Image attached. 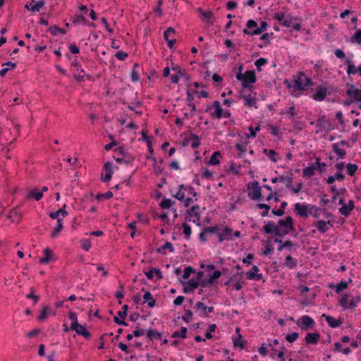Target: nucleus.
<instances>
[{"instance_id": "5701e85b", "label": "nucleus", "mask_w": 361, "mask_h": 361, "mask_svg": "<svg viewBox=\"0 0 361 361\" xmlns=\"http://www.w3.org/2000/svg\"><path fill=\"white\" fill-rule=\"evenodd\" d=\"M147 336L150 340H154V339L161 340L162 339L161 334L160 332H159L158 331L153 329H150L149 330L147 331Z\"/></svg>"}, {"instance_id": "13d9d810", "label": "nucleus", "mask_w": 361, "mask_h": 361, "mask_svg": "<svg viewBox=\"0 0 361 361\" xmlns=\"http://www.w3.org/2000/svg\"><path fill=\"white\" fill-rule=\"evenodd\" d=\"M221 276V272L220 271H214L212 275H211L209 278V283H213L214 280L218 279Z\"/></svg>"}, {"instance_id": "0e129e2a", "label": "nucleus", "mask_w": 361, "mask_h": 361, "mask_svg": "<svg viewBox=\"0 0 361 361\" xmlns=\"http://www.w3.org/2000/svg\"><path fill=\"white\" fill-rule=\"evenodd\" d=\"M128 307L127 305H124L123 306L122 310L118 311L117 312L118 316H119L121 318H125L127 316V311H128Z\"/></svg>"}, {"instance_id": "1a4fd4ad", "label": "nucleus", "mask_w": 361, "mask_h": 361, "mask_svg": "<svg viewBox=\"0 0 361 361\" xmlns=\"http://www.w3.org/2000/svg\"><path fill=\"white\" fill-rule=\"evenodd\" d=\"M267 26H268V25H267V22L262 21L260 23V26L257 27V29H255L253 30H249L248 29H244L243 30V32L245 35H251V36L258 35L262 34L264 31H265L267 30Z\"/></svg>"}, {"instance_id": "423d86ee", "label": "nucleus", "mask_w": 361, "mask_h": 361, "mask_svg": "<svg viewBox=\"0 0 361 361\" xmlns=\"http://www.w3.org/2000/svg\"><path fill=\"white\" fill-rule=\"evenodd\" d=\"M70 329L75 331L77 334L82 336L87 339H89L91 337V334L85 329V327L78 323L71 324Z\"/></svg>"}, {"instance_id": "f03ea898", "label": "nucleus", "mask_w": 361, "mask_h": 361, "mask_svg": "<svg viewBox=\"0 0 361 361\" xmlns=\"http://www.w3.org/2000/svg\"><path fill=\"white\" fill-rule=\"evenodd\" d=\"M236 78L242 82L243 88H247L250 84H253L256 82V76L253 71H247L245 73H238L236 75Z\"/></svg>"}, {"instance_id": "3c124183", "label": "nucleus", "mask_w": 361, "mask_h": 361, "mask_svg": "<svg viewBox=\"0 0 361 361\" xmlns=\"http://www.w3.org/2000/svg\"><path fill=\"white\" fill-rule=\"evenodd\" d=\"M267 63V60L264 58H259L255 62V65L257 67L258 71H261V66Z\"/></svg>"}, {"instance_id": "79ce46f5", "label": "nucleus", "mask_w": 361, "mask_h": 361, "mask_svg": "<svg viewBox=\"0 0 361 361\" xmlns=\"http://www.w3.org/2000/svg\"><path fill=\"white\" fill-rule=\"evenodd\" d=\"M247 278L250 280H260L262 279V274H254L252 270L246 273Z\"/></svg>"}, {"instance_id": "aec40b11", "label": "nucleus", "mask_w": 361, "mask_h": 361, "mask_svg": "<svg viewBox=\"0 0 361 361\" xmlns=\"http://www.w3.org/2000/svg\"><path fill=\"white\" fill-rule=\"evenodd\" d=\"M2 66H6L4 67V68H2L1 71H0V76L1 77H4L6 74V73L11 70V69H13L16 67V64L15 63H13L11 61H8V62H6V63H4L2 64Z\"/></svg>"}, {"instance_id": "58836bf2", "label": "nucleus", "mask_w": 361, "mask_h": 361, "mask_svg": "<svg viewBox=\"0 0 361 361\" xmlns=\"http://www.w3.org/2000/svg\"><path fill=\"white\" fill-rule=\"evenodd\" d=\"M58 224L54 229V231L51 233L52 237H56L62 230L63 228V224H62V219H58L57 220Z\"/></svg>"}, {"instance_id": "6e6d98bb", "label": "nucleus", "mask_w": 361, "mask_h": 361, "mask_svg": "<svg viewBox=\"0 0 361 361\" xmlns=\"http://www.w3.org/2000/svg\"><path fill=\"white\" fill-rule=\"evenodd\" d=\"M163 3L164 2L162 0H159L157 1V7L154 9V12L156 13L159 16H161L163 14V11H162V8H161V6L163 5Z\"/></svg>"}, {"instance_id": "09e8293b", "label": "nucleus", "mask_w": 361, "mask_h": 361, "mask_svg": "<svg viewBox=\"0 0 361 361\" xmlns=\"http://www.w3.org/2000/svg\"><path fill=\"white\" fill-rule=\"evenodd\" d=\"M360 301V297L356 296L353 298L348 303V309H354L358 304V302Z\"/></svg>"}, {"instance_id": "2eb2a0df", "label": "nucleus", "mask_w": 361, "mask_h": 361, "mask_svg": "<svg viewBox=\"0 0 361 361\" xmlns=\"http://www.w3.org/2000/svg\"><path fill=\"white\" fill-rule=\"evenodd\" d=\"M233 233V230L229 227H226L224 230L218 233L219 242L221 243L225 240H229L231 239V235Z\"/></svg>"}, {"instance_id": "de8ad7c7", "label": "nucleus", "mask_w": 361, "mask_h": 361, "mask_svg": "<svg viewBox=\"0 0 361 361\" xmlns=\"http://www.w3.org/2000/svg\"><path fill=\"white\" fill-rule=\"evenodd\" d=\"M293 247V243L290 240H286L284 243H282L279 247H278V250L279 252L282 251L283 248L288 247L289 250H291Z\"/></svg>"}, {"instance_id": "69168bd1", "label": "nucleus", "mask_w": 361, "mask_h": 361, "mask_svg": "<svg viewBox=\"0 0 361 361\" xmlns=\"http://www.w3.org/2000/svg\"><path fill=\"white\" fill-rule=\"evenodd\" d=\"M176 32L174 28L170 27L169 28H167L166 30L164 31V39L165 40H168L169 39V36L171 35V34H174Z\"/></svg>"}, {"instance_id": "680f3d73", "label": "nucleus", "mask_w": 361, "mask_h": 361, "mask_svg": "<svg viewBox=\"0 0 361 361\" xmlns=\"http://www.w3.org/2000/svg\"><path fill=\"white\" fill-rule=\"evenodd\" d=\"M246 27H247L246 29L251 30L252 29H254V30L257 29V27L258 26H257V22L255 20L251 19V20H247V22L246 23Z\"/></svg>"}, {"instance_id": "ea45409f", "label": "nucleus", "mask_w": 361, "mask_h": 361, "mask_svg": "<svg viewBox=\"0 0 361 361\" xmlns=\"http://www.w3.org/2000/svg\"><path fill=\"white\" fill-rule=\"evenodd\" d=\"M48 31L50 32L53 35H56L58 32L63 34V35L66 34V32L64 29L60 28L56 25L50 27L48 29Z\"/></svg>"}, {"instance_id": "c756f323", "label": "nucleus", "mask_w": 361, "mask_h": 361, "mask_svg": "<svg viewBox=\"0 0 361 361\" xmlns=\"http://www.w3.org/2000/svg\"><path fill=\"white\" fill-rule=\"evenodd\" d=\"M276 225L271 222L268 221L263 227V230L267 234H272L274 233V229L276 228Z\"/></svg>"}, {"instance_id": "a19ab883", "label": "nucleus", "mask_w": 361, "mask_h": 361, "mask_svg": "<svg viewBox=\"0 0 361 361\" xmlns=\"http://www.w3.org/2000/svg\"><path fill=\"white\" fill-rule=\"evenodd\" d=\"M256 206L258 209H264V211H263L261 213L262 216H267L268 215L269 211L270 209V207L268 204H264V203H259V204H257Z\"/></svg>"}, {"instance_id": "bb28decb", "label": "nucleus", "mask_w": 361, "mask_h": 361, "mask_svg": "<svg viewBox=\"0 0 361 361\" xmlns=\"http://www.w3.org/2000/svg\"><path fill=\"white\" fill-rule=\"evenodd\" d=\"M316 167L314 165L307 166L303 169L302 175L304 177L311 178L314 174Z\"/></svg>"}, {"instance_id": "412c9836", "label": "nucleus", "mask_w": 361, "mask_h": 361, "mask_svg": "<svg viewBox=\"0 0 361 361\" xmlns=\"http://www.w3.org/2000/svg\"><path fill=\"white\" fill-rule=\"evenodd\" d=\"M333 151L337 154L338 159H343L346 154V151L339 147V143L332 145Z\"/></svg>"}, {"instance_id": "4468645a", "label": "nucleus", "mask_w": 361, "mask_h": 361, "mask_svg": "<svg viewBox=\"0 0 361 361\" xmlns=\"http://www.w3.org/2000/svg\"><path fill=\"white\" fill-rule=\"evenodd\" d=\"M103 169L105 171L106 174H105L104 177L102 176L101 180L103 183H106V182L110 181L112 174H113V171L111 169V164L109 162L105 163L104 164Z\"/></svg>"}, {"instance_id": "39448f33", "label": "nucleus", "mask_w": 361, "mask_h": 361, "mask_svg": "<svg viewBox=\"0 0 361 361\" xmlns=\"http://www.w3.org/2000/svg\"><path fill=\"white\" fill-rule=\"evenodd\" d=\"M314 322L310 316L304 315L297 321V324L302 330H308L314 326Z\"/></svg>"}, {"instance_id": "72a5a7b5", "label": "nucleus", "mask_w": 361, "mask_h": 361, "mask_svg": "<svg viewBox=\"0 0 361 361\" xmlns=\"http://www.w3.org/2000/svg\"><path fill=\"white\" fill-rule=\"evenodd\" d=\"M190 135L191 139L192 140V142L191 144L192 148V149L197 148L200 145V137L197 135L192 133L190 134Z\"/></svg>"}, {"instance_id": "2f4dec72", "label": "nucleus", "mask_w": 361, "mask_h": 361, "mask_svg": "<svg viewBox=\"0 0 361 361\" xmlns=\"http://www.w3.org/2000/svg\"><path fill=\"white\" fill-rule=\"evenodd\" d=\"M187 331H188L187 328L183 326V327H181L180 332L174 331L171 336L173 338L181 337L183 338H185L187 337Z\"/></svg>"}, {"instance_id": "338daca9", "label": "nucleus", "mask_w": 361, "mask_h": 361, "mask_svg": "<svg viewBox=\"0 0 361 361\" xmlns=\"http://www.w3.org/2000/svg\"><path fill=\"white\" fill-rule=\"evenodd\" d=\"M204 231H205L207 233H217L218 234L219 228L217 226L206 227L204 228Z\"/></svg>"}, {"instance_id": "4c0bfd02", "label": "nucleus", "mask_w": 361, "mask_h": 361, "mask_svg": "<svg viewBox=\"0 0 361 361\" xmlns=\"http://www.w3.org/2000/svg\"><path fill=\"white\" fill-rule=\"evenodd\" d=\"M348 174L350 176H353L358 169V166L355 164H348L346 165Z\"/></svg>"}, {"instance_id": "0eeeda50", "label": "nucleus", "mask_w": 361, "mask_h": 361, "mask_svg": "<svg viewBox=\"0 0 361 361\" xmlns=\"http://www.w3.org/2000/svg\"><path fill=\"white\" fill-rule=\"evenodd\" d=\"M212 108L215 109L214 112L210 113L212 117L221 118L223 116V109H221L220 102L219 101L216 100L213 102L212 106H207L206 111H210Z\"/></svg>"}, {"instance_id": "e433bc0d", "label": "nucleus", "mask_w": 361, "mask_h": 361, "mask_svg": "<svg viewBox=\"0 0 361 361\" xmlns=\"http://www.w3.org/2000/svg\"><path fill=\"white\" fill-rule=\"evenodd\" d=\"M264 153L266 154L272 161H274V162L277 161V158H276L277 153L274 149L268 150L267 149H264Z\"/></svg>"}, {"instance_id": "cd10ccee", "label": "nucleus", "mask_w": 361, "mask_h": 361, "mask_svg": "<svg viewBox=\"0 0 361 361\" xmlns=\"http://www.w3.org/2000/svg\"><path fill=\"white\" fill-rule=\"evenodd\" d=\"M43 197L42 192H39L37 189L33 190L32 192H29L27 195V198H35L37 201L40 200Z\"/></svg>"}, {"instance_id": "20e7f679", "label": "nucleus", "mask_w": 361, "mask_h": 361, "mask_svg": "<svg viewBox=\"0 0 361 361\" xmlns=\"http://www.w3.org/2000/svg\"><path fill=\"white\" fill-rule=\"evenodd\" d=\"M248 197L253 200H257L261 197V187L259 185L258 182L255 181L249 183L247 185Z\"/></svg>"}, {"instance_id": "603ef678", "label": "nucleus", "mask_w": 361, "mask_h": 361, "mask_svg": "<svg viewBox=\"0 0 361 361\" xmlns=\"http://www.w3.org/2000/svg\"><path fill=\"white\" fill-rule=\"evenodd\" d=\"M348 282L341 281L339 283L337 284L336 288V292L337 293H339L341 292L343 289L347 288L348 287Z\"/></svg>"}, {"instance_id": "5fc2aeb1", "label": "nucleus", "mask_w": 361, "mask_h": 361, "mask_svg": "<svg viewBox=\"0 0 361 361\" xmlns=\"http://www.w3.org/2000/svg\"><path fill=\"white\" fill-rule=\"evenodd\" d=\"M182 226L183 228V233L185 235V238L188 239L191 234V227L186 223L183 224Z\"/></svg>"}, {"instance_id": "a211bd4d", "label": "nucleus", "mask_w": 361, "mask_h": 361, "mask_svg": "<svg viewBox=\"0 0 361 361\" xmlns=\"http://www.w3.org/2000/svg\"><path fill=\"white\" fill-rule=\"evenodd\" d=\"M240 96L245 100V106H247L248 107L255 106L256 109L257 108V106L255 105L257 100L255 97H252L250 94L249 95L241 94Z\"/></svg>"}, {"instance_id": "49530a36", "label": "nucleus", "mask_w": 361, "mask_h": 361, "mask_svg": "<svg viewBox=\"0 0 361 361\" xmlns=\"http://www.w3.org/2000/svg\"><path fill=\"white\" fill-rule=\"evenodd\" d=\"M353 42L361 44V29L357 30L351 38Z\"/></svg>"}, {"instance_id": "37998d69", "label": "nucleus", "mask_w": 361, "mask_h": 361, "mask_svg": "<svg viewBox=\"0 0 361 361\" xmlns=\"http://www.w3.org/2000/svg\"><path fill=\"white\" fill-rule=\"evenodd\" d=\"M348 298H349V296L348 294H344L339 300V304L344 310L348 309Z\"/></svg>"}, {"instance_id": "8fccbe9b", "label": "nucleus", "mask_w": 361, "mask_h": 361, "mask_svg": "<svg viewBox=\"0 0 361 361\" xmlns=\"http://www.w3.org/2000/svg\"><path fill=\"white\" fill-rule=\"evenodd\" d=\"M216 329V325L215 324H211L209 326L208 329L206 331L205 336L207 339H210L212 338V333L215 331Z\"/></svg>"}, {"instance_id": "c85d7f7f", "label": "nucleus", "mask_w": 361, "mask_h": 361, "mask_svg": "<svg viewBox=\"0 0 361 361\" xmlns=\"http://www.w3.org/2000/svg\"><path fill=\"white\" fill-rule=\"evenodd\" d=\"M142 103L140 101H137L135 102H132L131 104H128V108L131 110L134 111L136 114L137 115H142V111L136 110V107H140L142 106Z\"/></svg>"}, {"instance_id": "6ab92c4d", "label": "nucleus", "mask_w": 361, "mask_h": 361, "mask_svg": "<svg viewBox=\"0 0 361 361\" xmlns=\"http://www.w3.org/2000/svg\"><path fill=\"white\" fill-rule=\"evenodd\" d=\"M327 225L332 226L331 221L329 220L327 221H325L324 220H319L317 222V229L319 230V232H321L322 233L327 231V230H328V227L326 226Z\"/></svg>"}, {"instance_id": "4d7b16f0", "label": "nucleus", "mask_w": 361, "mask_h": 361, "mask_svg": "<svg viewBox=\"0 0 361 361\" xmlns=\"http://www.w3.org/2000/svg\"><path fill=\"white\" fill-rule=\"evenodd\" d=\"M192 317V312L190 310H187L185 311L184 315L182 316V319L186 323H188L190 319Z\"/></svg>"}, {"instance_id": "c03bdc74", "label": "nucleus", "mask_w": 361, "mask_h": 361, "mask_svg": "<svg viewBox=\"0 0 361 361\" xmlns=\"http://www.w3.org/2000/svg\"><path fill=\"white\" fill-rule=\"evenodd\" d=\"M293 218L290 216H287L285 219H280L278 221L279 228L281 226L287 228L288 224H290V221Z\"/></svg>"}, {"instance_id": "473e14b6", "label": "nucleus", "mask_w": 361, "mask_h": 361, "mask_svg": "<svg viewBox=\"0 0 361 361\" xmlns=\"http://www.w3.org/2000/svg\"><path fill=\"white\" fill-rule=\"evenodd\" d=\"M51 250L49 248H46L44 250V257L39 259V263L47 264L49 262V257L51 255Z\"/></svg>"}, {"instance_id": "774afa93", "label": "nucleus", "mask_w": 361, "mask_h": 361, "mask_svg": "<svg viewBox=\"0 0 361 361\" xmlns=\"http://www.w3.org/2000/svg\"><path fill=\"white\" fill-rule=\"evenodd\" d=\"M188 283L193 289L198 288V286H200V281L195 279H190Z\"/></svg>"}, {"instance_id": "e2e57ef3", "label": "nucleus", "mask_w": 361, "mask_h": 361, "mask_svg": "<svg viewBox=\"0 0 361 361\" xmlns=\"http://www.w3.org/2000/svg\"><path fill=\"white\" fill-rule=\"evenodd\" d=\"M195 271L191 267H188L184 270L183 278L184 279H188L189 278L190 275L192 273H195Z\"/></svg>"}, {"instance_id": "7ed1b4c3", "label": "nucleus", "mask_w": 361, "mask_h": 361, "mask_svg": "<svg viewBox=\"0 0 361 361\" xmlns=\"http://www.w3.org/2000/svg\"><path fill=\"white\" fill-rule=\"evenodd\" d=\"M294 87L298 90H306L308 87L313 85L312 80L307 77L302 72H300L297 79L294 80Z\"/></svg>"}, {"instance_id": "dca6fc26", "label": "nucleus", "mask_w": 361, "mask_h": 361, "mask_svg": "<svg viewBox=\"0 0 361 361\" xmlns=\"http://www.w3.org/2000/svg\"><path fill=\"white\" fill-rule=\"evenodd\" d=\"M294 209L300 216L307 217L309 215L307 212L308 209L306 205L301 204L300 203H296L294 205Z\"/></svg>"}, {"instance_id": "7c9ffc66", "label": "nucleus", "mask_w": 361, "mask_h": 361, "mask_svg": "<svg viewBox=\"0 0 361 361\" xmlns=\"http://www.w3.org/2000/svg\"><path fill=\"white\" fill-rule=\"evenodd\" d=\"M220 157H221V153L219 152H214L209 159V164H212V165L219 164L220 162V161H219Z\"/></svg>"}, {"instance_id": "bf43d9fd", "label": "nucleus", "mask_w": 361, "mask_h": 361, "mask_svg": "<svg viewBox=\"0 0 361 361\" xmlns=\"http://www.w3.org/2000/svg\"><path fill=\"white\" fill-rule=\"evenodd\" d=\"M310 213L317 218L321 214L322 209L316 206H313L311 207Z\"/></svg>"}, {"instance_id": "4be33fe9", "label": "nucleus", "mask_w": 361, "mask_h": 361, "mask_svg": "<svg viewBox=\"0 0 361 361\" xmlns=\"http://www.w3.org/2000/svg\"><path fill=\"white\" fill-rule=\"evenodd\" d=\"M200 207L198 205L192 206L190 209L186 211L185 214L193 216L195 218H197V221L200 220V213L199 212Z\"/></svg>"}, {"instance_id": "c9c22d12", "label": "nucleus", "mask_w": 361, "mask_h": 361, "mask_svg": "<svg viewBox=\"0 0 361 361\" xmlns=\"http://www.w3.org/2000/svg\"><path fill=\"white\" fill-rule=\"evenodd\" d=\"M284 264L287 267L290 269H293L296 267V262L290 255H288L286 257Z\"/></svg>"}, {"instance_id": "393cba45", "label": "nucleus", "mask_w": 361, "mask_h": 361, "mask_svg": "<svg viewBox=\"0 0 361 361\" xmlns=\"http://www.w3.org/2000/svg\"><path fill=\"white\" fill-rule=\"evenodd\" d=\"M134 157L131 156H128L125 154L124 156H122L121 157H117L115 158V160L117 163L121 164L125 163L126 164H131L134 161Z\"/></svg>"}, {"instance_id": "9d476101", "label": "nucleus", "mask_w": 361, "mask_h": 361, "mask_svg": "<svg viewBox=\"0 0 361 361\" xmlns=\"http://www.w3.org/2000/svg\"><path fill=\"white\" fill-rule=\"evenodd\" d=\"M44 1H35L32 0L30 3L25 5V8L32 12H38L44 6Z\"/></svg>"}, {"instance_id": "052dcab7", "label": "nucleus", "mask_w": 361, "mask_h": 361, "mask_svg": "<svg viewBox=\"0 0 361 361\" xmlns=\"http://www.w3.org/2000/svg\"><path fill=\"white\" fill-rule=\"evenodd\" d=\"M171 206V200L170 199L164 198L160 203V207L162 209H168Z\"/></svg>"}, {"instance_id": "9b49d317", "label": "nucleus", "mask_w": 361, "mask_h": 361, "mask_svg": "<svg viewBox=\"0 0 361 361\" xmlns=\"http://www.w3.org/2000/svg\"><path fill=\"white\" fill-rule=\"evenodd\" d=\"M327 88L323 85H319L317 87L316 93L312 96V98L316 101H323L326 97Z\"/></svg>"}, {"instance_id": "ddd939ff", "label": "nucleus", "mask_w": 361, "mask_h": 361, "mask_svg": "<svg viewBox=\"0 0 361 361\" xmlns=\"http://www.w3.org/2000/svg\"><path fill=\"white\" fill-rule=\"evenodd\" d=\"M320 337L319 333H308L305 338V341L307 344L316 345L319 342Z\"/></svg>"}, {"instance_id": "f3484780", "label": "nucleus", "mask_w": 361, "mask_h": 361, "mask_svg": "<svg viewBox=\"0 0 361 361\" xmlns=\"http://www.w3.org/2000/svg\"><path fill=\"white\" fill-rule=\"evenodd\" d=\"M142 291H145V294L143 295L145 302H147V305L149 307H154L156 305V300L154 299L151 293L149 291L145 290V288H142Z\"/></svg>"}, {"instance_id": "a18cd8bd", "label": "nucleus", "mask_w": 361, "mask_h": 361, "mask_svg": "<svg viewBox=\"0 0 361 361\" xmlns=\"http://www.w3.org/2000/svg\"><path fill=\"white\" fill-rule=\"evenodd\" d=\"M113 197V193L111 191H108L105 193H99L96 196L97 200H101L102 199L109 200Z\"/></svg>"}, {"instance_id": "6e6552de", "label": "nucleus", "mask_w": 361, "mask_h": 361, "mask_svg": "<svg viewBox=\"0 0 361 361\" xmlns=\"http://www.w3.org/2000/svg\"><path fill=\"white\" fill-rule=\"evenodd\" d=\"M338 204L342 207L339 209L340 213L345 216H348L350 214V212L354 209L355 204L353 200L348 201V209H346V204L344 202L343 198H341L338 201Z\"/></svg>"}, {"instance_id": "864d4df0", "label": "nucleus", "mask_w": 361, "mask_h": 361, "mask_svg": "<svg viewBox=\"0 0 361 361\" xmlns=\"http://www.w3.org/2000/svg\"><path fill=\"white\" fill-rule=\"evenodd\" d=\"M299 334L297 332H293L292 334H288L286 336V339L289 343H293L298 338Z\"/></svg>"}, {"instance_id": "f704fd0d", "label": "nucleus", "mask_w": 361, "mask_h": 361, "mask_svg": "<svg viewBox=\"0 0 361 361\" xmlns=\"http://www.w3.org/2000/svg\"><path fill=\"white\" fill-rule=\"evenodd\" d=\"M345 63L348 64V69H347V73L348 75L350 74H355L357 73V68L355 67V65H353L351 63V61L350 59H347L345 61Z\"/></svg>"}, {"instance_id": "f8f14e48", "label": "nucleus", "mask_w": 361, "mask_h": 361, "mask_svg": "<svg viewBox=\"0 0 361 361\" xmlns=\"http://www.w3.org/2000/svg\"><path fill=\"white\" fill-rule=\"evenodd\" d=\"M322 317L325 319L328 324L332 328L338 327L343 323V320L341 319L336 320L333 317L326 314L324 313L322 314Z\"/></svg>"}, {"instance_id": "b1692460", "label": "nucleus", "mask_w": 361, "mask_h": 361, "mask_svg": "<svg viewBox=\"0 0 361 361\" xmlns=\"http://www.w3.org/2000/svg\"><path fill=\"white\" fill-rule=\"evenodd\" d=\"M279 181L280 182H286V188H291V185L293 183V173H290L289 176H281L279 177Z\"/></svg>"}, {"instance_id": "a878e982", "label": "nucleus", "mask_w": 361, "mask_h": 361, "mask_svg": "<svg viewBox=\"0 0 361 361\" xmlns=\"http://www.w3.org/2000/svg\"><path fill=\"white\" fill-rule=\"evenodd\" d=\"M166 249H169V252H173L174 251V248L173 247V245L170 242H166L164 245L159 247L157 250L158 253H161L163 255H166Z\"/></svg>"}, {"instance_id": "f257e3e1", "label": "nucleus", "mask_w": 361, "mask_h": 361, "mask_svg": "<svg viewBox=\"0 0 361 361\" xmlns=\"http://www.w3.org/2000/svg\"><path fill=\"white\" fill-rule=\"evenodd\" d=\"M274 18L277 20L281 25L292 27L295 30H300L301 28L300 23H293V18L290 15L285 16L284 13L278 12L275 13Z\"/></svg>"}]
</instances>
